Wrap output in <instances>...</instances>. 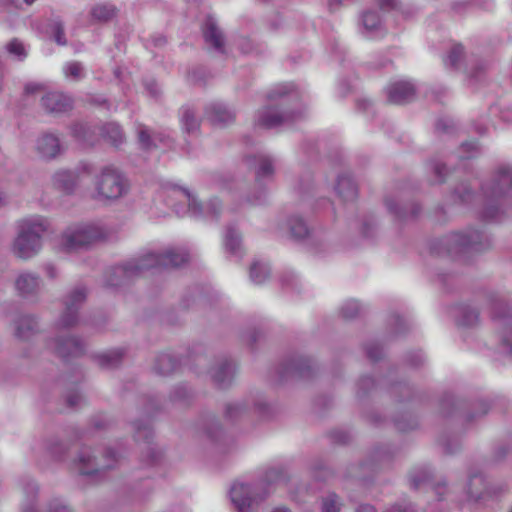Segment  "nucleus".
Listing matches in <instances>:
<instances>
[{
    "instance_id": "1",
    "label": "nucleus",
    "mask_w": 512,
    "mask_h": 512,
    "mask_svg": "<svg viewBox=\"0 0 512 512\" xmlns=\"http://www.w3.org/2000/svg\"><path fill=\"white\" fill-rule=\"evenodd\" d=\"M188 260L189 254L181 248H168L161 253L148 252L122 265L111 267L105 275V285L107 287L126 285L146 271L177 268Z\"/></svg>"
},
{
    "instance_id": "2",
    "label": "nucleus",
    "mask_w": 512,
    "mask_h": 512,
    "mask_svg": "<svg viewBox=\"0 0 512 512\" xmlns=\"http://www.w3.org/2000/svg\"><path fill=\"white\" fill-rule=\"evenodd\" d=\"M288 481L289 474L286 469L273 467L257 483H234L230 489V498L237 512H255L258 505L268 497V487L284 485Z\"/></svg>"
},
{
    "instance_id": "3",
    "label": "nucleus",
    "mask_w": 512,
    "mask_h": 512,
    "mask_svg": "<svg viewBox=\"0 0 512 512\" xmlns=\"http://www.w3.org/2000/svg\"><path fill=\"white\" fill-rule=\"evenodd\" d=\"M267 99L277 104L267 105L258 111L256 121L258 126L268 129L276 128L291 123L302 115V110L288 108V103L299 99V94L291 83L277 85L267 94Z\"/></svg>"
},
{
    "instance_id": "4",
    "label": "nucleus",
    "mask_w": 512,
    "mask_h": 512,
    "mask_svg": "<svg viewBox=\"0 0 512 512\" xmlns=\"http://www.w3.org/2000/svg\"><path fill=\"white\" fill-rule=\"evenodd\" d=\"M482 191L485 198L482 218L488 221L499 219L505 207L512 203V168L500 166L490 182L482 185Z\"/></svg>"
},
{
    "instance_id": "5",
    "label": "nucleus",
    "mask_w": 512,
    "mask_h": 512,
    "mask_svg": "<svg viewBox=\"0 0 512 512\" xmlns=\"http://www.w3.org/2000/svg\"><path fill=\"white\" fill-rule=\"evenodd\" d=\"M491 241L483 231L468 229L452 232L431 243L430 250L437 255L459 256L488 249Z\"/></svg>"
},
{
    "instance_id": "6",
    "label": "nucleus",
    "mask_w": 512,
    "mask_h": 512,
    "mask_svg": "<svg viewBox=\"0 0 512 512\" xmlns=\"http://www.w3.org/2000/svg\"><path fill=\"white\" fill-rule=\"evenodd\" d=\"M118 460V454L111 447L84 446L79 450L74 465L81 475L102 476L115 468Z\"/></svg>"
},
{
    "instance_id": "7",
    "label": "nucleus",
    "mask_w": 512,
    "mask_h": 512,
    "mask_svg": "<svg viewBox=\"0 0 512 512\" xmlns=\"http://www.w3.org/2000/svg\"><path fill=\"white\" fill-rule=\"evenodd\" d=\"M47 226L46 219L40 216L23 220L14 241V253L22 259H29L36 255L41 249V237L47 230Z\"/></svg>"
},
{
    "instance_id": "8",
    "label": "nucleus",
    "mask_w": 512,
    "mask_h": 512,
    "mask_svg": "<svg viewBox=\"0 0 512 512\" xmlns=\"http://www.w3.org/2000/svg\"><path fill=\"white\" fill-rule=\"evenodd\" d=\"M107 231L98 224H85L66 231L61 237V246L67 252L87 248L105 239Z\"/></svg>"
},
{
    "instance_id": "9",
    "label": "nucleus",
    "mask_w": 512,
    "mask_h": 512,
    "mask_svg": "<svg viewBox=\"0 0 512 512\" xmlns=\"http://www.w3.org/2000/svg\"><path fill=\"white\" fill-rule=\"evenodd\" d=\"M491 318L499 334L503 352L512 356V303L502 298L493 299Z\"/></svg>"
},
{
    "instance_id": "10",
    "label": "nucleus",
    "mask_w": 512,
    "mask_h": 512,
    "mask_svg": "<svg viewBox=\"0 0 512 512\" xmlns=\"http://www.w3.org/2000/svg\"><path fill=\"white\" fill-rule=\"evenodd\" d=\"M174 193H179L187 202V208L175 206V212L179 216L189 214L195 218H201L210 216L217 220L221 212V202L217 198H212L206 205H203L198 199L186 188H182L176 185L172 186Z\"/></svg>"
},
{
    "instance_id": "11",
    "label": "nucleus",
    "mask_w": 512,
    "mask_h": 512,
    "mask_svg": "<svg viewBox=\"0 0 512 512\" xmlns=\"http://www.w3.org/2000/svg\"><path fill=\"white\" fill-rule=\"evenodd\" d=\"M98 194L106 199H118L127 193L128 183L124 175L115 167L106 166L96 181Z\"/></svg>"
},
{
    "instance_id": "12",
    "label": "nucleus",
    "mask_w": 512,
    "mask_h": 512,
    "mask_svg": "<svg viewBox=\"0 0 512 512\" xmlns=\"http://www.w3.org/2000/svg\"><path fill=\"white\" fill-rule=\"evenodd\" d=\"M316 365L310 357L297 355L282 361L276 369L277 382L283 383L289 379H309L315 375Z\"/></svg>"
},
{
    "instance_id": "13",
    "label": "nucleus",
    "mask_w": 512,
    "mask_h": 512,
    "mask_svg": "<svg viewBox=\"0 0 512 512\" xmlns=\"http://www.w3.org/2000/svg\"><path fill=\"white\" fill-rule=\"evenodd\" d=\"M506 487L487 482L486 478L478 472L470 473L465 487L467 500L474 503H482L503 493Z\"/></svg>"
},
{
    "instance_id": "14",
    "label": "nucleus",
    "mask_w": 512,
    "mask_h": 512,
    "mask_svg": "<svg viewBox=\"0 0 512 512\" xmlns=\"http://www.w3.org/2000/svg\"><path fill=\"white\" fill-rule=\"evenodd\" d=\"M87 297V289L84 285L75 286L64 298V310L61 313L57 326L59 328H71L78 323L79 310Z\"/></svg>"
},
{
    "instance_id": "15",
    "label": "nucleus",
    "mask_w": 512,
    "mask_h": 512,
    "mask_svg": "<svg viewBox=\"0 0 512 512\" xmlns=\"http://www.w3.org/2000/svg\"><path fill=\"white\" fill-rule=\"evenodd\" d=\"M48 346L65 361L78 358L85 353V343L76 336L59 335L51 340Z\"/></svg>"
},
{
    "instance_id": "16",
    "label": "nucleus",
    "mask_w": 512,
    "mask_h": 512,
    "mask_svg": "<svg viewBox=\"0 0 512 512\" xmlns=\"http://www.w3.org/2000/svg\"><path fill=\"white\" fill-rule=\"evenodd\" d=\"M244 163L248 169L253 170L255 181L259 186H262L265 181L271 180L274 176V159L268 154L257 153L246 155L244 157Z\"/></svg>"
},
{
    "instance_id": "17",
    "label": "nucleus",
    "mask_w": 512,
    "mask_h": 512,
    "mask_svg": "<svg viewBox=\"0 0 512 512\" xmlns=\"http://www.w3.org/2000/svg\"><path fill=\"white\" fill-rule=\"evenodd\" d=\"M133 429H134V438L138 442L140 440H143L145 443V462L147 465H156L160 462L161 459V452L152 445L153 440V430L150 425V422H142L140 420L134 421L132 423Z\"/></svg>"
},
{
    "instance_id": "18",
    "label": "nucleus",
    "mask_w": 512,
    "mask_h": 512,
    "mask_svg": "<svg viewBox=\"0 0 512 512\" xmlns=\"http://www.w3.org/2000/svg\"><path fill=\"white\" fill-rule=\"evenodd\" d=\"M410 485L414 489L429 486L437 495L438 500H443V494L446 490L445 482H434L431 470L428 467L415 468L410 473Z\"/></svg>"
},
{
    "instance_id": "19",
    "label": "nucleus",
    "mask_w": 512,
    "mask_h": 512,
    "mask_svg": "<svg viewBox=\"0 0 512 512\" xmlns=\"http://www.w3.org/2000/svg\"><path fill=\"white\" fill-rule=\"evenodd\" d=\"M387 100L391 104L404 105L415 99L416 88L409 81H396L386 88Z\"/></svg>"
},
{
    "instance_id": "20",
    "label": "nucleus",
    "mask_w": 512,
    "mask_h": 512,
    "mask_svg": "<svg viewBox=\"0 0 512 512\" xmlns=\"http://www.w3.org/2000/svg\"><path fill=\"white\" fill-rule=\"evenodd\" d=\"M41 104L47 113L60 115L72 109L73 100L62 92L54 91L45 94L41 98Z\"/></svg>"
},
{
    "instance_id": "21",
    "label": "nucleus",
    "mask_w": 512,
    "mask_h": 512,
    "mask_svg": "<svg viewBox=\"0 0 512 512\" xmlns=\"http://www.w3.org/2000/svg\"><path fill=\"white\" fill-rule=\"evenodd\" d=\"M14 336L19 340H29L40 331L37 318L31 314H20L13 320Z\"/></svg>"
},
{
    "instance_id": "22",
    "label": "nucleus",
    "mask_w": 512,
    "mask_h": 512,
    "mask_svg": "<svg viewBox=\"0 0 512 512\" xmlns=\"http://www.w3.org/2000/svg\"><path fill=\"white\" fill-rule=\"evenodd\" d=\"M235 371L234 361L225 358L211 370V378L217 387L225 389L231 385Z\"/></svg>"
},
{
    "instance_id": "23",
    "label": "nucleus",
    "mask_w": 512,
    "mask_h": 512,
    "mask_svg": "<svg viewBox=\"0 0 512 512\" xmlns=\"http://www.w3.org/2000/svg\"><path fill=\"white\" fill-rule=\"evenodd\" d=\"M205 114L213 125L218 126H226L230 123H233L236 118V113L234 110L219 102H214L207 105L205 108Z\"/></svg>"
},
{
    "instance_id": "24",
    "label": "nucleus",
    "mask_w": 512,
    "mask_h": 512,
    "mask_svg": "<svg viewBox=\"0 0 512 512\" xmlns=\"http://www.w3.org/2000/svg\"><path fill=\"white\" fill-rule=\"evenodd\" d=\"M72 137L82 146L91 147L98 140L96 126L86 122H75L70 126Z\"/></svg>"
},
{
    "instance_id": "25",
    "label": "nucleus",
    "mask_w": 512,
    "mask_h": 512,
    "mask_svg": "<svg viewBox=\"0 0 512 512\" xmlns=\"http://www.w3.org/2000/svg\"><path fill=\"white\" fill-rule=\"evenodd\" d=\"M385 205L388 211L399 221L414 219L421 211V207L417 203L412 202L402 204L393 198H386Z\"/></svg>"
},
{
    "instance_id": "26",
    "label": "nucleus",
    "mask_w": 512,
    "mask_h": 512,
    "mask_svg": "<svg viewBox=\"0 0 512 512\" xmlns=\"http://www.w3.org/2000/svg\"><path fill=\"white\" fill-rule=\"evenodd\" d=\"M203 37L206 44L219 53H224V36L214 17L207 16L203 25Z\"/></svg>"
},
{
    "instance_id": "27",
    "label": "nucleus",
    "mask_w": 512,
    "mask_h": 512,
    "mask_svg": "<svg viewBox=\"0 0 512 512\" xmlns=\"http://www.w3.org/2000/svg\"><path fill=\"white\" fill-rule=\"evenodd\" d=\"M36 148L44 159H54L61 152L60 140L52 133H45L39 137Z\"/></svg>"
},
{
    "instance_id": "28",
    "label": "nucleus",
    "mask_w": 512,
    "mask_h": 512,
    "mask_svg": "<svg viewBox=\"0 0 512 512\" xmlns=\"http://www.w3.org/2000/svg\"><path fill=\"white\" fill-rule=\"evenodd\" d=\"M15 286L22 297L34 296L40 289V278L33 273H22L17 277Z\"/></svg>"
},
{
    "instance_id": "29",
    "label": "nucleus",
    "mask_w": 512,
    "mask_h": 512,
    "mask_svg": "<svg viewBox=\"0 0 512 512\" xmlns=\"http://www.w3.org/2000/svg\"><path fill=\"white\" fill-rule=\"evenodd\" d=\"M180 366L179 359L171 353H160L156 356L153 370L160 376L172 375Z\"/></svg>"
},
{
    "instance_id": "30",
    "label": "nucleus",
    "mask_w": 512,
    "mask_h": 512,
    "mask_svg": "<svg viewBox=\"0 0 512 512\" xmlns=\"http://www.w3.org/2000/svg\"><path fill=\"white\" fill-rule=\"evenodd\" d=\"M335 191L344 201H353L357 198L358 187L352 176L348 173L338 175Z\"/></svg>"
},
{
    "instance_id": "31",
    "label": "nucleus",
    "mask_w": 512,
    "mask_h": 512,
    "mask_svg": "<svg viewBox=\"0 0 512 512\" xmlns=\"http://www.w3.org/2000/svg\"><path fill=\"white\" fill-rule=\"evenodd\" d=\"M179 121L182 130L187 134H194L199 131L201 121L196 111L189 105H183L178 111Z\"/></svg>"
},
{
    "instance_id": "32",
    "label": "nucleus",
    "mask_w": 512,
    "mask_h": 512,
    "mask_svg": "<svg viewBox=\"0 0 512 512\" xmlns=\"http://www.w3.org/2000/svg\"><path fill=\"white\" fill-rule=\"evenodd\" d=\"M201 428L211 441L220 443L224 440V431L220 426L218 419L214 415H206L202 419Z\"/></svg>"
},
{
    "instance_id": "33",
    "label": "nucleus",
    "mask_w": 512,
    "mask_h": 512,
    "mask_svg": "<svg viewBox=\"0 0 512 512\" xmlns=\"http://www.w3.org/2000/svg\"><path fill=\"white\" fill-rule=\"evenodd\" d=\"M455 318L459 326L473 327L479 321V312L469 305L461 304L455 308Z\"/></svg>"
},
{
    "instance_id": "34",
    "label": "nucleus",
    "mask_w": 512,
    "mask_h": 512,
    "mask_svg": "<svg viewBox=\"0 0 512 512\" xmlns=\"http://www.w3.org/2000/svg\"><path fill=\"white\" fill-rule=\"evenodd\" d=\"M78 180V175L71 170H60L53 175V185L66 192L71 193Z\"/></svg>"
},
{
    "instance_id": "35",
    "label": "nucleus",
    "mask_w": 512,
    "mask_h": 512,
    "mask_svg": "<svg viewBox=\"0 0 512 512\" xmlns=\"http://www.w3.org/2000/svg\"><path fill=\"white\" fill-rule=\"evenodd\" d=\"M288 229L293 239L304 240L313 239V232L308 227L303 218L299 216H292L288 220Z\"/></svg>"
},
{
    "instance_id": "36",
    "label": "nucleus",
    "mask_w": 512,
    "mask_h": 512,
    "mask_svg": "<svg viewBox=\"0 0 512 512\" xmlns=\"http://www.w3.org/2000/svg\"><path fill=\"white\" fill-rule=\"evenodd\" d=\"M118 9L111 3H99L91 8L90 15L93 21L106 23L117 15Z\"/></svg>"
},
{
    "instance_id": "37",
    "label": "nucleus",
    "mask_w": 512,
    "mask_h": 512,
    "mask_svg": "<svg viewBox=\"0 0 512 512\" xmlns=\"http://www.w3.org/2000/svg\"><path fill=\"white\" fill-rule=\"evenodd\" d=\"M249 407L250 402L246 399L230 401L225 405L224 416L229 421H235L244 416Z\"/></svg>"
},
{
    "instance_id": "38",
    "label": "nucleus",
    "mask_w": 512,
    "mask_h": 512,
    "mask_svg": "<svg viewBox=\"0 0 512 512\" xmlns=\"http://www.w3.org/2000/svg\"><path fill=\"white\" fill-rule=\"evenodd\" d=\"M463 401L456 399L454 395L446 393L440 401V413L444 417H451L459 414L463 408Z\"/></svg>"
},
{
    "instance_id": "39",
    "label": "nucleus",
    "mask_w": 512,
    "mask_h": 512,
    "mask_svg": "<svg viewBox=\"0 0 512 512\" xmlns=\"http://www.w3.org/2000/svg\"><path fill=\"white\" fill-rule=\"evenodd\" d=\"M124 355L123 349H114L105 353H102L96 357L98 364L102 368L112 369L117 367L122 360Z\"/></svg>"
},
{
    "instance_id": "40",
    "label": "nucleus",
    "mask_w": 512,
    "mask_h": 512,
    "mask_svg": "<svg viewBox=\"0 0 512 512\" xmlns=\"http://www.w3.org/2000/svg\"><path fill=\"white\" fill-rule=\"evenodd\" d=\"M224 245L226 251L233 255H238L241 250V235L240 233L233 227L229 226L226 229V233L224 236Z\"/></svg>"
},
{
    "instance_id": "41",
    "label": "nucleus",
    "mask_w": 512,
    "mask_h": 512,
    "mask_svg": "<svg viewBox=\"0 0 512 512\" xmlns=\"http://www.w3.org/2000/svg\"><path fill=\"white\" fill-rule=\"evenodd\" d=\"M342 507V499L335 492H329L320 498L321 512H340Z\"/></svg>"
},
{
    "instance_id": "42",
    "label": "nucleus",
    "mask_w": 512,
    "mask_h": 512,
    "mask_svg": "<svg viewBox=\"0 0 512 512\" xmlns=\"http://www.w3.org/2000/svg\"><path fill=\"white\" fill-rule=\"evenodd\" d=\"M102 135L114 146L120 145L124 140V134L119 124L110 122L105 124L102 129Z\"/></svg>"
},
{
    "instance_id": "43",
    "label": "nucleus",
    "mask_w": 512,
    "mask_h": 512,
    "mask_svg": "<svg viewBox=\"0 0 512 512\" xmlns=\"http://www.w3.org/2000/svg\"><path fill=\"white\" fill-rule=\"evenodd\" d=\"M250 279L255 284H262L270 275V268L266 263L255 261L250 267Z\"/></svg>"
},
{
    "instance_id": "44",
    "label": "nucleus",
    "mask_w": 512,
    "mask_h": 512,
    "mask_svg": "<svg viewBox=\"0 0 512 512\" xmlns=\"http://www.w3.org/2000/svg\"><path fill=\"white\" fill-rule=\"evenodd\" d=\"M388 389L399 402L412 399L413 388L407 383H390Z\"/></svg>"
},
{
    "instance_id": "45",
    "label": "nucleus",
    "mask_w": 512,
    "mask_h": 512,
    "mask_svg": "<svg viewBox=\"0 0 512 512\" xmlns=\"http://www.w3.org/2000/svg\"><path fill=\"white\" fill-rule=\"evenodd\" d=\"M489 409L490 405L486 401L480 400L474 403L472 411L464 413V421L466 423H473L480 419L481 417H483L484 415H486Z\"/></svg>"
},
{
    "instance_id": "46",
    "label": "nucleus",
    "mask_w": 512,
    "mask_h": 512,
    "mask_svg": "<svg viewBox=\"0 0 512 512\" xmlns=\"http://www.w3.org/2000/svg\"><path fill=\"white\" fill-rule=\"evenodd\" d=\"M45 446L47 452L57 460L62 459L69 449V446L66 443H63L57 438L48 439Z\"/></svg>"
},
{
    "instance_id": "47",
    "label": "nucleus",
    "mask_w": 512,
    "mask_h": 512,
    "mask_svg": "<svg viewBox=\"0 0 512 512\" xmlns=\"http://www.w3.org/2000/svg\"><path fill=\"white\" fill-rule=\"evenodd\" d=\"M26 495V503L23 505V512H36L34 509V500L36 498L38 488L32 480H27L23 487Z\"/></svg>"
},
{
    "instance_id": "48",
    "label": "nucleus",
    "mask_w": 512,
    "mask_h": 512,
    "mask_svg": "<svg viewBox=\"0 0 512 512\" xmlns=\"http://www.w3.org/2000/svg\"><path fill=\"white\" fill-rule=\"evenodd\" d=\"M191 398V391L182 384L175 386L169 396L170 401L175 404H188Z\"/></svg>"
},
{
    "instance_id": "49",
    "label": "nucleus",
    "mask_w": 512,
    "mask_h": 512,
    "mask_svg": "<svg viewBox=\"0 0 512 512\" xmlns=\"http://www.w3.org/2000/svg\"><path fill=\"white\" fill-rule=\"evenodd\" d=\"M5 50L9 55L13 56L18 61H23L27 57L26 48L17 38L9 41L5 47Z\"/></svg>"
},
{
    "instance_id": "50",
    "label": "nucleus",
    "mask_w": 512,
    "mask_h": 512,
    "mask_svg": "<svg viewBox=\"0 0 512 512\" xmlns=\"http://www.w3.org/2000/svg\"><path fill=\"white\" fill-rule=\"evenodd\" d=\"M361 21H362L363 27L367 31H374L380 25L379 13L375 10L364 11L361 15Z\"/></svg>"
},
{
    "instance_id": "51",
    "label": "nucleus",
    "mask_w": 512,
    "mask_h": 512,
    "mask_svg": "<svg viewBox=\"0 0 512 512\" xmlns=\"http://www.w3.org/2000/svg\"><path fill=\"white\" fill-rule=\"evenodd\" d=\"M394 426L401 432H407L416 429L418 421L410 415H403L394 419Z\"/></svg>"
},
{
    "instance_id": "52",
    "label": "nucleus",
    "mask_w": 512,
    "mask_h": 512,
    "mask_svg": "<svg viewBox=\"0 0 512 512\" xmlns=\"http://www.w3.org/2000/svg\"><path fill=\"white\" fill-rule=\"evenodd\" d=\"M137 135L139 143L143 149L150 150L157 147L154 142V138H152L146 126L140 124L137 128Z\"/></svg>"
},
{
    "instance_id": "53",
    "label": "nucleus",
    "mask_w": 512,
    "mask_h": 512,
    "mask_svg": "<svg viewBox=\"0 0 512 512\" xmlns=\"http://www.w3.org/2000/svg\"><path fill=\"white\" fill-rule=\"evenodd\" d=\"M375 387V380L372 377H361L357 383L356 395L359 399H362L367 396L370 391L374 390Z\"/></svg>"
},
{
    "instance_id": "54",
    "label": "nucleus",
    "mask_w": 512,
    "mask_h": 512,
    "mask_svg": "<svg viewBox=\"0 0 512 512\" xmlns=\"http://www.w3.org/2000/svg\"><path fill=\"white\" fill-rule=\"evenodd\" d=\"M362 307L355 300H349L345 302L340 310V313L345 319H353L361 313Z\"/></svg>"
},
{
    "instance_id": "55",
    "label": "nucleus",
    "mask_w": 512,
    "mask_h": 512,
    "mask_svg": "<svg viewBox=\"0 0 512 512\" xmlns=\"http://www.w3.org/2000/svg\"><path fill=\"white\" fill-rule=\"evenodd\" d=\"M439 444L442 446L444 453L452 455L460 449V441L458 438H450L447 435H443L439 438Z\"/></svg>"
},
{
    "instance_id": "56",
    "label": "nucleus",
    "mask_w": 512,
    "mask_h": 512,
    "mask_svg": "<svg viewBox=\"0 0 512 512\" xmlns=\"http://www.w3.org/2000/svg\"><path fill=\"white\" fill-rule=\"evenodd\" d=\"M464 48L461 44L454 45L451 50L449 51V54L447 58L444 60L446 66H450L452 68H457L458 64L460 62V59L463 55Z\"/></svg>"
},
{
    "instance_id": "57",
    "label": "nucleus",
    "mask_w": 512,
    "mask_h": 512,
    "mask_svg": "<svg viewBox=\"0 0 512 512\" xmlns=\"http://www.w3.org/2000/svg\"><path fill=\"white\" fill-rule=\"evenodd\" d=\"M389 325L393 327L395 335L404 334L409 329L408 322L398 314L390 316Z\"/></svg>"
},
{
    "instance_id": "58",
    "label": "nucleus",
    "mask_w": 512,
    "mask_h": 512,
    "mask_svg": "<svg viewBox=\"0 0 512 512\" xmlns=\"http://www.w3.org/2000/svg\"><path fill=\"white\" fill-rule=\"evenodd\" d=\"M51 31L53 34V39L58 45L65 46L67 44V39L65 37V31H64V25H63L62 21L55 20L51 24Z\"/></svg>"
},
{
    "instance_id": "59",
    "label": "nucleus",
    "mask_w": 512,
    "mask_h": 512,
    "mask_svg": "<svg viewBox=\"0 0 512 512\" xmlns=\"http://www.w3.org/2000/svg\"><path fill=\"white\" fill-rule=\"evenodd\" d=\"M65 74L75 80L82 79L84 77V68L80 62L73 61L66 64L64 68Z\"/></svg>"
},
{
    "instance_id": "60",
    "label": "nucleus",
    "mask_w": 512,
    "mask_h": 512,
    "mask_svg": "<svg viewBox=\"0 0 512 512\" xmlns=\"http://www.w3.org/2000/svg\"><path fill=\"white\" fill-rule=\"evenodd\" d=\"M453 194L461 203H467L473 197L472 190H471L470 186L466 183H461L460 185H458L454 189Z\"/></svg>"
},
{
    "instance_id": "61",
    "label": "nucleus",
    "mask_w": 512,
    "mask_h": 512,
    "mask_svg": "<svg viewBox=\"0 0 512 512\" xmlns=\"http://www.w3.org/2000/svg\"><path fill=\"white\" fill-rule=\"evenodd\" d=\"M366 356L372 362H377L383 356V349L377 343H368L365 346Z\"/></svg>"
},
{
    "instance_id": "62",
    "label": "nucleus",
    "mask_w": 512,
    "mask_h": 512,
    "mask_svg": "<svg viewBox=\"0 0 512 512\" xmlns=\"http://www.w3.org/2000/svg\"><path fill=\"white\" fill-rule=\"evenodd\" d=\"M488 64L485 61H478L469 71L471 80H479L484 75Z\"/></svg>"
},
{
    "instance_id": "63",
    "label": "nucleus",
    "mask_w": 512,
    "mask_h": 512,
    "mask_svg": "<svg viewBox=\"0 0 512 512\" xmlns=\"http://www.w3.org/2000/svg\"><path fill=\"white\" fill-rule=\"evenodd\" d=\"M435 129L440 133H450L454 129L453 121L449 118H439L435 124Z\"/></svg>"
},
{
    "instance_id": "64",
    "label": "nucleus",
    "mask_w": 512,
    "mask_h": 512,
    "mask_svg": "<svg viewBox=\"0 0 512 512\" xmlns=\"http://www.w3.org/2000/svg\"><path fill=\"white\" fill-rule=\"evenodd\" d=\"M331 440L335 443L345 444L350 440V435L343 430H333L329 434Z\"/></svg>"
}]
</instances>
